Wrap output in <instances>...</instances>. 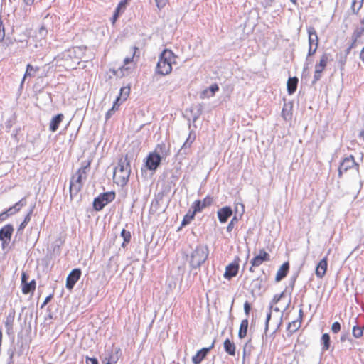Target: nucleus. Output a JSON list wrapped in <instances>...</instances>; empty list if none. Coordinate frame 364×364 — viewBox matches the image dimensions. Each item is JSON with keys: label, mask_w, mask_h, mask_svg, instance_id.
Returning <instances> with one entry per match:
<instances>
[{"label": "nucleus", "mask_w": 364, "mask_h": 364, "mask_svg": "<svg viewBox=\"0 0 364 364\" xmlns=\"http://www.w3.org/2000/svg\"><path fill=\"white\" fill-rule=\"evenodd\" d=\"M91 160L82 163L81 166L71 176L69 186L70 196L73 198L77 196L83 186V181L87 178V174L90 168Z\"/></svg>", "instance_id": "1"}, {"label": "nucleus", "mask_w": 364, "mask_h": 364, "mask_svg": "<svg viewBox=\"0 0 364 364\" xmlns=\"http://www.w3.org/2000/svg\"><path fill=\"white\" fill-rule=\"evenodd\" d=\"M129 175L130 162L128 154H126L124 158L119 159L118 166L114 170V182L118 186H124L127 183Z\"/></svg>", "instance_id": "2"}, {"label": "nucleus", "mask_w": 364, "mask_h": 364, "mask_svg": "<svg viewBox=\"0 0 364 364\" xmlns=\"http://www.w3.org/2000/svg\"><path fill=\"white\" fill-rule=\"evenodd\" d=\"M176 58L171 50H164L159 58L156 73L161 75L170 74L172 71V65L176 63Z\"/></svg>", "instance_id": "3"}, {"label": "nucleus", "mask_w": 364, "mask_h": 364, "mask_svg": "<svg viewBox=\"0 0 364 364\" xmlns=\"http://www.w3.org/2000/svg\"><path fill=\"white\" fill-rule=\"evenodd\" d=\"M115 198V193L113 191L100 194L93 201V208L95 210H101L107 204L113 201Z\"/></svg>", "instance_id": "4"}, {"label": "nucleus", "mask_w": 364, "mask_h": 364, "mask_svg": "<svg viewBox=\"0 0 364 364\" xmlns=\"http://www.w3.org/2000/svg\"><path fill=\"white\" fill-rule=\"evenodd\" d=\"M13 232L14 228L11 224L5 225L0 230V240L3 249H5L10 243Z\"/></svg>", "instance_id": "5"}, {"label": "nucleus", "mask_w": 364, "mask_h": 364, "mask_svg": "<svg viewBox=\"0 0 364 364\" xmlns=\"http://www.w3.org/2000/svg\"><path fill=\"white\" fill-rule=\"evenodd\" d=\"M240 259L239 257H237L235 258V259L229 264L225 267V271L224 272L223 277L226 279H231L232 277H235L237 276L239 272L240 268Z\"/></svg>", "instance_id": "6"}, {"label": "nucleus", "mask_w": 364, "mask_h": 364, "mask_svg": "<svg viewBox=\"0 0 364 364\" xmlns=\"http://www.w3.org/2000/svg\"><path fill=\"white\" fill-rule=\"evenodd\" d=\"M270 255L265 251L264 249H261L259 254L255 255L250 261L251 267L250 268V272H254L252 267H257L260 266L264 262L270 261Z\"/></svg>", "instance_id": "7"}, {"label": "nucleus", "mask_w": 364, "mask_h": 364, "mask_svg": "<svg viewBox=\"0 0 364 364\" xmlns=\"http://www.w3.org/2000/svg\"><path fill=\"white\" fill-rule=\"evenodd\" d=\"M161 161V156L156 152H150L146 158V167L151 171H155Z\"/></svg>", "instance_id": "8"}, {"label": "nucleus", "mask_w": 364, "mask_h": 364, "mask_svg": "<svg viewBox=\"0 0 364 364\" xmlns=\"http://www.w3.org/2000/svg\"><path fill=\"white\" fill-rule=\"evenodd\" d=\"M213 198L210 196H207L202 200H197L192 204L191 208L197 213L202 212L205 208L210 206L213 204Z\"/></svg>", "instance_id": "9"}, {"label": "nucleus", "mask_w": 364, "mask_h": 364, "mask_svg": "<svg viewBox=\"0 0 364 364\" xmlns=\"http://www.w3.org/2000/svg\"><path fill=\"white\" fill-rule=\"evenodd\" d=\"M353 167H356L357 170L358 169V164L355 162L354 156H350L345 158L338 168L339 176H341L343 173L346 172Z\"/></svg>", "instance_id": "10"}, {"label": "nucleus", "mask_w": 364, "mask_h": 364, "mask_svg": "<svg viewBox=\"0 0 364 364\" xmlns=\"http://www.w3.org/2000/svg\"><path fill=\"white\" fill-rule=\"evenodd\" d=\"M131 52L132 53L131 57H126L124 59V65L121 67L120 70L122 72L124 70L127 71L129 68L127 65L132 63H136L140 58V50L137 46H132L131 48Z\"/></svg>", "instance_id": "11"}, {"label": "nucleus", "mask_w": 364, "mask_h": 364, "mask_svg": "<svg viewBox=\"0 0 364 364\" xmlns=\"http://www.w3.org/2000/svg\"><path fill=\"white\" fill-rule=\"evenodd\" d=\"M328 61V55L324 53L321 55L319 63L315 65L314 80H318L321 77V74L325 70Z\"/></svg>", "instance_id": "12"}, {"label": "nucleus", "mask_w": 364, "mask_h": 364, "mask_svg": "<svg viewBox=\"0 0 364 364\" xmlns=\"http://www.w3.org/2000/svg\"><path fill=\"white\" fill-rule=\"evenodd\" d=\"M82 272L78 268L73 269L66 279V288L71 290L80 279Z\"/></svg>", "instance_id": "13"}, {"label": "nucleus", "mask_w": 364, "mask_h": 364, "mask_svg": "<svg viewBox=\"0 0 364 364\" xmlns=\"http://www.w3.org/2000/svg\"><path fill=\"white\" fill-rule=\"evenodd\" d=\"M86 47L77 46L69 50V57L75 60L77 65H79L82 59L85 57Z\"/></svg>", "instance_id": "14"}, {"label": "nucleus", "mask_w": 364, "mask_h": 364, "mask_svg": "<svg viewBox=\"0 0 364 364\" xmlns=\"http://www.w3.org/2000/svg\"><path fill=\"white\" fill-rule=\"evenodd\" d=\"M213 347L214 342L210 347L203 348L198 350L196 354L192 357V362L193 364H200Z\"/></svg>", "instance_id": "15"}, {"label": "nucleus", "mask_w": 364, "mask_h": 364, "mask_svg": "<svg viewBox=\"0 0 364 364\" xmlns=\"http://www.w3.org/2000/svg\"><path fill=\"white\" fill-rule=\"evenodd\" d=\"M327 267H328V258H327V256H326L321 260H320V262L317 264V266L316 267V270H315L316 276L319 279L323 278L326 274Z\"/></svg>", "instance_id": "16"}, {"label": "nucleus", "mask_w": 364, "mask_h": 364, "mask_svg": "<svg viewBox=\"0 0 364 364\" xmlns=\"http://www.w3.org/2000/svg\"><path fill=\"white\" fill-rule=\"evenodd\" d=\"M232 215V210L230 207L225 206L220 208L218 211V217L219 221L222 223H225L228 218H230Z\"/></svg>", "instance_id": "17"}, {"label": "nucleus", "mask_w": 364, "mask_h": 364, "mask_svg": "<svg viewBox=\"0 0 364 364\" xmlns=\"http://www.w3.org/2000/svg\"><path fill=\"white\" fill-rule=\"evenodd\" d=\"M25 205L26 201L24 199L19 200L18 202L16 203L14 206L10 207L6 211L1 213L0 214V218L2 217L4 215H13L18 212L21 209V208Z\"/></svg>", "instance_id": "18"}, {"label": "nucleus", "mask_w": 364, "mask_h": 364, "mask_svg": "<svg viewBox=\"0 0 364 364\" xmlns=\"http://www.w3.org/2000/svg\"><path fill=\"white\" fill-rule=\"evenodd\" d=\"M309 35V46H318V37L316 29L313 26L307 28Z\"/></svg>", "instance_id": "19"}, {"label": "nucleus", "mask_w": 364, "mask_h": 364, "mask_svg": "<svg viewBox=\"0 0 364 364\" xmlns=\"http://www.w3.org/2000/svg\"><path fill=\"white\" fill-rule=\"evenodd\" d=\"M289 270V264L288 262H286L278 269L276 274L275 281L278 282L283 279L287 275Z\"/></svg>", "instance_id": "20"}, {"label": "nucleus", "mask_w": 364, "mask_h": 364, "mask_svg": "<svg viewBox=\"0 0 364 364\" xmlns=\"http://www.w3.org/2000/svg\"><path fill=\"white\" fill-rule=\"evenodd\" d=\"M64 115L63 114H58L53 117L50 122L49 129L52 132H55L59 127V125L63 122Z\"/></svg>", "instance_id": "21"}, {"label": "nucleus", "mask_w": 364, "mask_h": 364, "mask_svg": "<svg viewBox=\"0 0 364 364\" xmlns=\"http://www.w3.org/2000/svg\"><path fill=\"white\" fill-rule=\"evenodd\" d=\"M225 351L231 356H235L236 353V346L234 342L229 338H226L223 343Z\"/></svg>", "instance_id": "22"}, {"label": "nucleus", "mask_w": 364, "mask_h": 364, "mask_svg": "<svg viewBox=\"0 0 364 364\" xmlns=\"http://www.w3.org/2000/svg\"><path fill=\"white\" fill-rule=\"evenodd\" d=\"M302 313H303L302 310L300 309L299 318L290 322L288 324V326H287L288 331H289L291 333H294V332H296L301 327V321H302Z\"/></svg>", "instance_id": "23"}, {"label": "nucleus", "mask_w": 364, "mask_h": 364, "mask_svg": "<svg viewBox=\"0 0 364 364\" xmlns=\"http://www.w3.org/2000/svg\"><path fill=\"white\" fill-rule=\"evenodd\" d=\"M299 80L296 77H289L287 82V92L289 95L294 94L297 88Z\"/></svg>", "instance_id": "24"}, {"label": "nucleus", "mask_w": 364, "mask_h": 364, "mask_svg": "<svg viewBox=\"0 0 364 364\" xmlns=\"http://www.w3.org/2000/svg\"><path fill=\"white\" fill-rule=\"evenodd\" d=\"M121 104V96H118L115 100L112 108L107 112L105 114L106 120H108L119 109Z\"/></svg>", "instance_id": "25"}, {"label": "nucleus", "mask_w": 364, "mask_h": 364, "mask_svg": "<svg viewBox=\"0 0 364 364\" xmlns=\"http://www.w3.org/2000/svg\"><path fill=\"white\" fill-rule=\"evenodd\" d=\"M36 287V283L34 279H33L30 282H26L21 285L22 293L23 294H28L30 292H33L35 291Z\"/></svg>", "instance_id": "26"}, {"label": "nucleus", "mask_w": 364, "mask_h": 364, "mask_svg": "<svg viewBox=\"0 0 364 364\" xmlns=\"http://www.w3.org/2000/svg\"><path fill=\"white\" fill-rule=\"evenodd\" d=\"M249 326V321L247 318L243 319L241 321L239 332H238V337L242 339L244 338L247 333V329Z\"/></svg>", "instance_id": "27"}, {"label": "nucleus", "mask_w": 364, "mask_h": 364, "mask_svg": "<svg viewBox=\"0 0 364 364\" xmlns=\"http://www.w3.org/2000/svg\"><path fill=\"white\" fill-rule=\"evenodd\" d=\"M322 351H327L330 348V336L328 333H323L321 338Z\"/></svg>", "instance_id": "28"}, {"label": "nucleus", "mask_w": 364, "mask_h": 364, "mask_svg": "<svg viewBox=\"0 0 364 364\" xmlns=\"http://www.w3.org/2000/svg\"><path fill=\"white\" fill-rule=\"evenodd\" d=\"M153 152H156L159 155L161 154L164 156H167L170 153L169 149H166L165 143L157 144Z\"/></svg>", "instance_id": "29"}, {"label": "nucleus", "mask_w": 364, "mask_h": 364, "mask_svg": "<svg viewBox=\"0 0 364 364\" xmlns=\"http://www.w3.org/2000/svg\"><path fill=\"white\" fill-rule=\"evenodd\" d=\"M14 321V314H10L7 316L5 321V327L8 333L12 331Z\"/></svg>", "instance_id": "30"}, {"label": "nucleus", "mask_w": 364, "mask_h": 364, "mask_svg": "<svg viewBox=\"0 0 364 364\" xmlns=\"http://www.w3.org/2000/svg\"><path fill=\"white\" fill-rule=\"evenodd\" d=\"M196 213L193 210L192 211L188 210V212L184 215L183 220L181 222V225L185 226L189 224L191 220L194 218Z\"/></svg>", "instance_id": "31"}, {"label": "nucleus", "mask_w": 364, "mask_h": 364, "mask_svg": "<svg viewBox=\"0 0 364 364\" xmlns=\"http://www.w3.org/2000/svg\"><path fill=\"white\" fill-rule=\"evenodd\" d=\"M38 70H39V68L38 67H33L31 64H28L27 66H26V73H25L24 76H23V80L27 76H32V75H33L34 73L38 72Z\"/></svg>", "instance_id": "32"}, {"label": "nucleus", "mask_w": 364, "mask_h": 364, "mask_svg": "<svg viewBox=\"0 0 364 364\" xmlns=\"http://www.w3.org/2000/svg\"><path fill=\"white\" fill-rule=\"evenodd\" d=\"M121 236L124 240L122 246L124 247L126 244L129 243L131 240V232L129 231L126 230L125 229H123L121 232Z\"/></svg>", "instance_id": "33"}, {"label": "nucleus", "mask_w": 364, "mask_h": 364, "mask_svg": "<svg viewBox=\"0 0 364 364\" xmlns=\"http://www.w3.org/2000/svg\"><path fill=\"white\" fill-rule=\"evenodd\" d=\"M130 93V87H123L120 89V93L119 96H121V102L126 100L129 95Z\"/></svg>", "instance_id": "34"}, {"label": "nucleus", "mask_w": 364, "mask_h": 364, "mask_svg": "<svg viewBox=\"0 0 364 364\" xmlns=\"http://www.w3.org/2000/svg\"><path fill=\"white\" fill-rule=\"evenodd\" d=\"M353 336L356 338H360L363 335V329L358 326H354L352 331Z\"/></svg>", "instance_id": "35"}, {"label": "nucleus", "mask_w": 364, "mask_h": 364, "mask_svg": "<svg viewBox=\"0 0 364 364\" xmlns=\"http://www.w3.org/2000/svg\"><path fill=\"white\" fill-rule=\"evenodd\" d=\"M363 1H364V0H360L358 6L356 7V3H357L356 1L355 0L353 1L352 4H351V9L354 14H357L359 12V11L361 9V8L363 6Z\"/></svg>", "instance_id": "36"}, {"label": "nucleus", "mask_w": 364, "mask_h": 364, "mask_svg": "<svg viewBox=\"0 0 364 364\" xmlns=\"http://www.w3.org/2000/svg\"><path fill=\"white\" fill-rule=\"evenodd\" d=\"M129 1L130 0H121L116 8V10H117L120 12L124 11Z\"/></svg>", "instance_id": "37"}, {"label": "nucleus", "mask_w": 364, "mask_h": 364, "mask_svg": "<svg viewBox=\"0 0 364 364\" xmlns=\"http://www.w3.org/2000/svg\"><path fill=\"white\" fill-rule=\"evenodd\" d=\"M156 7L159 9H164L167 4H168L169 0H154Z\"/></svg>", "instance_id": "38"}, {"label": "nucleus", "mask_w": 364, "mask_h": 364, "mask_svg": "<svg viewBox=\"0 0 364 364\" xmlns=\"http://www.w3.org/2000/svg\"><path fill=\"white\" fill-rule=\"evenodd\" d=\"M341 326L339 322L335 321L331 325V331L333 333H338L341 331Z\"/></svg>", "instance_id": "39"}, {"label": "nucleus", "mask_w": 364, "mask_h": 364, "mask_svg": "<svg viewBox=\"0 0 364 364\" xmlns=\"http://www.w3.org/2000/svg\"><path fill=\"white\" fill-rule=\"evenodd\" d=\"M30 220H31L30 214H28V215L24 218L23 221V222L21 223V225H19L18 230H23V229L25 228V227L26 226V225L29 223Z\"/></svg>", "instance_id": "40"}, {"label": "nucleus", "mask_w": 364, "mask_h": 364, "mask_svg": "<svg viewBox=\"0 0 364 364\" xmlns=\"http://www.w3.org/2000/svg\"><path fill=\"white\" fill-rule=\"evenodd\" d=\"M208 90L210 91L211 92V95L210 96H213L215 95V93L218 91L219 90V87L217 84H213L212 85L210 86V87L208 88Z\"/></svg>", "instance_id": "41"}, {"label": "nucleus", "mask_w": 364, "mask_h": 364, "mask_svg": "<svg viewBox=\"0 0 364 364\" xmlns=\"http://www.w3.org/2000/svg\"><path fill=\"white\" fill-rule=\"evenodd\" d=\"M318 46H309L308 55L311 56L314 55L317 50Z\"/></svg>", "instance_id": "42"}, {"label": "nucleus", "mask_w": 364, "mask_h": 364, "mask_svg": "<svg viewBox=\"0 0 364 364\" xmlns=\"http://www.w3.org/2000/svg\"><path fill=\"white\" fill-rule=\"evenodd\" d=\"M5 36L4 28L1 20L0 19V42H1Z\"/></svg>", "instance_id": "43"}, {"label": "nucleus", "mask_w": 364, "mask_h": 364, "mask_svg": "<svg viewBox=\"0 0 364 364\" xmlns=\"http://www.w3.org/2000/svg\"><path fill=\"white\" fill-rule=\"evenodd\" d=\"M119 14H120V11H119L115 9V11H114V13L113 14V16L112 18V24L115 23V22L117 21V18L119 16Z\"/></svg>", "instance_id": "44"}, {"label": "nucleus", "mask_w": 364, "mask_h": 364, "mask_svg": "<svg viewBox=\"0 0 364 364\" xmlns=\"http://www.w3.org/2000/svg\"><path fill=\"white\" fill-rule=\"evenodd\" d=\"M87 364H98V361L95 358H86Z\"/></svg>", "instance_id": "45"}, {"label": "nucleus", "mask_w": 364, "mask_h": 364, "mask_svg": "<svg viewBox=\"0 0 364 364\" xmlns=\"http://www.w3.org/2000/svg\"><path fill=\"white\" fill-rule=\"evenodd\" d=\"M282 297H284V291L282 292L279 295H275L274 296V301L277 303Z\"/></svg>", "instance_id": "46"}, {"label": "nucleus", "mask_w": 364, "mask_h": 364, "mask_svg": "<svg viewBox=\"0 0 364 364\" xmlns=\"http://www.w3.org/2000/svg\"><path fill=\"white\" fill-rule=\"evenodd\" d=\"M250 309H251V308H250V304H249L247 301H246V302L245 303V304H244V310H245V314H246L247 315H248V314H249L250 311Z\"/></svg>", "instance_id": "47"}, {"label": "nucleus", "mask_w": 364, "mask_h": 364, "mask_svg": "<svg viewBox=\"0 0 364 364\" xmlns=\"http://www.w3.org/2000/svg\"><path fill=\"white\" fill-rule=\"evenodd\" d=\"M53 298V294H50L49 296H48L45 301H43V304L41 305V308H43L48 302H50V301Z\"/></svg>", "instance_id": "48"}, {"label": "nucleus", "mask_w": 364, "mask_h": 364, "mask_svg": "<svg viewBox=\"0 0 364 364\" xmlns=\"http://www.w3.org/2000/svg\"><path fill=\"white\" fill-rule=\"evenodd\" d=\"M28 275L25 272H23L21 274V285L24 283L27 282Z\"/></svg>", "instance_id": "49"}, {"label": "nucleus", "mask_w": 364, "mask_h": 364, "mask_svg": "<svg viewBox=\"0 0 364 364\" xmlns=\"http://www.w3.org/2000/svg\"><path fill=\"white\" fill-rule=\"evenodd\" d=\"M23 2L26 5L31 6L34 4L35 0H23Z\"/></svg>", "instance_id": "50"}, {"label": "nucleus", "mask_w": 364, "mask_h": 364, "mask_svg": "<svg viewBox=\"0 0 364 364\" xmlns=\"http://www.w3.org/2000/svg\"><path fill=\"white\" fill-rule=\"evenodd\" d=\"M360 58L362 60V61L364 63V48L362 49V50L360 52Z\"/></svg>", "instance_id": "51"}, {"label": "nucleus", "mask_w": 364, "mask_h": 364, "mask_svg": "<svg viewBox=\"0 0 364 364\" xmlns=\"http://www.w3.org/2000/svg\"><path fill=\"white\" fill-rule=\"evenodd\" d=\"M232 222H230L227 227V230H228V231L230 232L232 230Z\"/></svg>", "instance_id": "52"}, {"label": "nucleus", "mask_w": 364, "mask_h": 364, "mask_svg": "<svg viewBox=\"0 0 364 364\" xmlns=\"http://www.w3.org/2000/svg\"><path fill=\"white\" fill-rule=\"evenodd\" d=\"M361 23L363 25V28H362V31L357 35L358 37H359L361 35V33L364 31V18L362 19Z\"/></svg>", "instance_id": "53"}, {"label": "nucleus", "mask_w": 364, "mask_h": 364, "mask_svg": "<svg viewBox=\"0 0 364 364\" xmlns=\"http://www.w3.org/2000/svg\"><path fill=\"white\" fill-rule=\"evenodd\" d=\"M282 117L284 118V119L287 120V116H286L287 113H285V109L284 108L282 109Z\"/></svg>", "instance_id": "54"}, {"label": "nucleus", "mask_w": 364, "mask_h": 364, "mask_svg": "<svg viewBox=\"0 0 364 364\" xmlns=\"http://www.w3.org/2000/svg\"><path fill=\"white\" fill-rule=\"evenodd\" d=\"M360 136L364 138V131L360 132Z\"/></svg>", "instance_id": "55"}, {"label": "nucleus", "mask_w": 364, "mask_h": 364, "mask_svg": "<svg viewBox=\"0 0 364 364\" xmlns=\"http://www.w3.org/2000/svg\"><path fill=\"white\" fill-rule=\"evenodd\" d=\"M293 4H296L297 0H290Z\"/></svg>", "instance_id": "56"}, {"label": "nucleus", "mask_w": 364, "mask_h": 364, "mask_svg": "<svg viewBox=\"0 0 364 364\" xmlns=\"http://www.w3.org/2000/svg\"><path fill=\"white\" fill-rule=\"evenodd\" d=\"M270 318V314L268 316L267 320Z\"/></svg>", "instance_id": "57"}, {"label": "nucleus", "mask_w": 364, "mask_h": 364, "mask_svg": "<svg viewBox=\"0 0 364 364\" xmlns=\"http://www.w3.org/2000/svg\"><path fill=\"white\" fill-rule=\"evenodd\" d=\"M362 328L364 329V326Z\"/></svg>", "instance_id": "58"}, {"label": "nucleus", "mask_w": 364, "mask_h": 364, "mask_svg": "<svg viewBox=\"0 0 364 364\" xmlns=\"http://www.w3.org/2000/svg\"><path fill=\"white\" fill-rule=\"evenodd\" d=\"M107 364H110L109 363H107Z\"/></svg>", "instance_id": "59"}, {"label": "nucleus", "mask_w": 364, "mask_h": 364, "mask_svg": "<svg viewBox=\"0 0 364 364\" xmlns=\"http://www.w3.org/2000/svg\"><path fill=\"white\" fill-rule=\"evenodd\" d=\"M363 364H364V362L363 363Z\"/></svg>", "instance_id": "60"}]
</instances>
